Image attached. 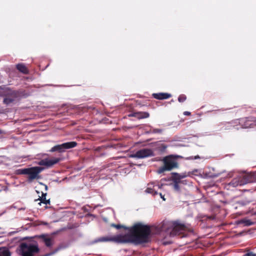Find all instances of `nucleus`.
<instances>
[{
  "instance_id": "obj_16",
  "label": "nucleus",
  "mask_w": 256,
  "mask_h": 256,
  "mask_svg": "<svg viewBox=\"0 0 256 256\" xmlns=\"http://www.w3.org/2000/svg\"><path fill=\"white\" fill-rule=\"evenodd\" d=\"M46 194H42V196L40 198V200L44 204H50V200H46Z\"/></svg>"
},
{
  "instance_id": "obj_10",
  "label": "nucleus",
  "mask_w": 256,
  "mask_h": 256,
  "mask_svg": "<svg viewBox=\"0 0 256 256\" xmlns=\"http://www.w3.org/2000/svg\"><path fill=\"white\" fill-rule=\"evenodd\" d=\"M60 160V158H53L52 159L46 158L40 160L38 164L40 166L49 168L58 163Z\"/></svg>"
},
{
  "instance_id": "obj_22",
  "label": "nucleus",
  "mask_w": 256,
  "mask_h": 256,
  "mask_svg": "<svg viewBox=\"0 0 256 256\" xmlns=\"http://www.w3.org/2000/svg\"><path fill=\"white\" fill-rule=\"evenodd\" d=\"M12 102V100L8 98H5L4 100V102L6 104H8Z\"/></svg>"
},
{
  "instance_id": "obj_13",
  "label": "nucleus",
  "mask_w": 256,
  "mask_h": 256,
  "mask_svg": "<svg viewBox=\"0 0 256 256\" xmlns=\"http://www.w3.org/2000/svg\"><path fill=\"white\" fill-rule=\"evenodd\" d=\"M0 256H10L9 250L5 247L0 248Z\"/></svg>"
},
{
  "instance_id": "obj_17",
  "label": "nucleus",
  "mask_w": 256,
  "mask_h": 256,
  "mask_svg": "<svg viewBox=\"0 0 256 256\" xmlns=\"http://www.w3.org/2000/svg\"><path fill=\"white\" fill-rule=\"evenodd\" d=\"M239 224H244L245 226H249L252 224V222L248 220H242L239 222Z\"/></svg>"
},
{
  "instance_id": "obj_6",
  "label": "nucleus",
  "mask_w": 256,
  "mask_h": 256,
  "mask_svg": "<svg viewBox=\"0 0 256 256\" xmlns=\"http://www.w3.org/2000/svg\"><path fill=\"white\" fill-rule=\"evenodd\" d=\"M77 143L76 142H70L63 143L61 144L56 145L50 150V152H63L66 150L70 149L76 147Z\"/></svg>"
},
{
  "instance_id": "obj_19",
  "label": "nucleus",
  "mask_w": 256,
  "mask_h": 256,
  "mask_svg": "<svg viewBox=\"0 0 256 256\" xmlns=\"http://www.w3.org/2000/svg\"><path fill=\"white\" fill-rule=\"evenodd\" d=\"M174 188L175 190L179 192L180 191V186L178 185V184L180 182H178L176 180H174Z\"/></svg>"
},
{
  "instance_id": "obj_28",
  "label": "nucleus",
  "mask_w": 256,
  "mask_h": 256,
  "mask_svg": "<svg viewBox=\"0 0 256 256\" xmlns=\"http://www.w3.org/2000/svg\"><path fill=\"white\" fill-rule=\"evenodd\" d=\"M160 198H162V200H165V198H164V196H163L161 193H160Z\"/></svg>"
},
{
  "instance_id": "obj_29",
  "label": "nucleus",
  "mask_w": 256,
  "mask_h": 256,
  "mask_svg": "<svg viewBox=\"0 0 256 256\" xmlns=\"http://www.w3.org/2000/svg\"><path fill=\"white\" fill-rule=\"evenodd\" d=\"M248 126H244V128H248Z\"/></svg>"
},
{
  "instance_id": "obj_23",
  "label": "nucleus",
  "mask_w": 256,
  "mask_h": 256,
  "mask_svg": "<svg viewBox=\"0 0 256 256\" xmlns=\"http://www.w3.org/2000/svg\"><path fill=\"white\" fill-rule=\"evenodd\" d=\"M162 130L161 129H158V128H155L152 130V132L153 133H161L162 132Z\"/></svg>"
},
{
  "instance_id": "obj_20",
  "label": "nucleus",
  "mask_w": 256,
  "mask_h": 256,
  "mask_svg": "<svg viewBox=\"0 0 256 256\" xmlns=\"http://www.w3.org/2000/svg\"><path fill=\"white\" fill-rule=\"evenodd\" d=\"M186 96L184 94L180 95L178 98V100L182 102H184L186 100Z\"/></svg>"
},
{
  "instance_id": "obj_9",
  "label": "nucleus",
  "mask_w": 256,
  "mask_h": 256,
  "mask_svg": "<svg viewBox=\"0 0 256 256\" xmlns=\"http://www.w3.org/2000/svg\"><path fill=\"white\" fill-rule=\"evenodd\" d=\"M162 186V184H160L156 182H152L148 184L146 192L154 195L156 194H158L157 190L160 188Z\"/></svg>"
},
{
  "instance_id": "obj_11",
  "label": "nucleus",
  "mask_w": 256,
  "mask_h": 256,
  "mask_svg": "<svg viewBox=\"0 0 256 256\" xmlns=\"http://www.w3.org/2000/svg\"><path fill=\"white\" fill-rule=\"evenodd\" d=\"M41 238L46 246L51 247L53 245L54 239L52 238L44 235L42 236Z\"/></svg>"
},
{
  "instance_id": "obj_12",
  "label": "nucleus",
  "mask_w": 256,
  "mask_h": 256,
  "mask_svg": "<svg viewBox=\"0 0 256 256\" xmlns=\"http://www.w3.org/2000/svg\"><path fill=\"white\" fill-rule=\"evenodd\" d=\"M152 96L154 98L158 100L167 99L171 96L170 94L168 93L153 94Z\"/></svg>"
},
{
  "instance_id": "obj_4",
  "label": "nucleus",
  "mask_w": 256,
  "mask_h": 256,
  "mask_svg": "<svg viewBox=\"0 0 256 256\" xmlns=\"http://www.w3.org/2000/svg\"><path fill=\"white\" fill-rule=\"evenodd\" d=\"M178 157V156H174L170 155L165 156L162 160L164 162V166L160 168L158 170V174H161L165 171H170L174 168L178 167V164L176 158Z\"/></svg>"
},
{
  "instance_id": "obj_26",
  "label": "nucleus",
  "mask_w": 256,
  "mask_h": 256,
  "mask_svg": "<svg viewBox=\"0 0 256 256\" xmlns=\"http://www.w3.org/2000/svg\"><path fill=\"white\" fill-rule=\"evenodd\" d=\"M184 114L185 116H190V112L188 111H186L184 112Z\"/></svg>"
},
{
  "instance_id": "obj_18",
  "label": "nucleus",
  "mask_w": 256,
  "mask_h": 256,
  "mask_svg": "<svg viewBox=\"0 0 256 256\" xmlns=\"http://www.w3.org/2000/svg\"><path fill=\"white\" fill-rule=\"evenodd\" d=\"M158 148L160 150L163 152L168 147V146L164 144H158Z\"/></svg>"
},
{
  "instance_id": "obj_24",
  "label": "nucleus",
  "mask_w": 256,
  "mask_h": 256,
  "mask_svg": "<svg viewBox=\"0 0 256 256\" xmlns=\"http://www.w3.org/2000/svg\"><path fill=\"white\" fill-rule=\"evenodd\" d=\"M243 256H256V254H254L252 252H249Z\"/></svg>"
},
{
  "instance_id": "obj_1",
  "label": "nucleus",
  "mask_w": 256,
  "mask_h": 256,
  "mask_svg": "<svg viewBox=\"0 0 256 256\" xmlns=\"http://www.w3.org/2000/svg\"><path fill=\"white\" fill-rule=\"evenodd\" d=\"M150 230L149 226L136 224L129 228V234L124 235H118L113 237H102L96 242L112 241L118 244L133 242L139 244L146 242L149 240Z\"/></svg>"
},
{
  "instance_id": "obj_14",
  "label": "nucleus",
  "mask_w": 256,
  "mask_h": 256,
  "mask_svg": "<svg viewBox=\"0 0 256 256\" xmlns=\"http://www.w3.org/2000/svg\"><path fill=\"white\" fill-rule=\"evenodd\" d=\"M172 174L174 176V180H176L178 182H180V180L186 176V175L185 174H180L176 172H174Z\"/></svg>"
},
{
  "instance_id": "obj_7",
  "label": "nucleus",
  "mask_w": 256,
  "mask_h": 256,
  "mask_svg": "<svg viewBox=\"0 0 256 256\" xmlns=\"http://www.w3.org/2000/svg\"><path fill=\"white\" fill-rule=\"evenodd\" d=\"M42 168L39 166L32 167L30 168H24L20 170V174L28 175V179L32 180L38 176V174L40 172Z\"/></svg>"
},
{
  "instance_id": "obj_2",
  "label": "nucleus",
  "mask_w": 256,
  "mask_h": 256,
  "mask_svg": "<svg viewBox=\"0 0 256 256\" xmlns=\"http://www.w3.org/2000/svg\"><path fill=\"white\" fill-rule=\"evenodd\" d=\"M189 225H186L179 222L164 221L162 223L156 226L154 232L156 234H160L165 238L174 236L182 233L184 231L188 229Z\"/></svg>"
},
{
  "instance_id": "obj_3",
  "label": "nucleus",
  "mask_w": 256,
  "mask_h": 256,
  "mask_svg": "<svg viewBox=\"0 0 256 256\" xmlns=\"http://www.w3.org/2000/svg\"><path fill=\"white\" fill-rule=\"evenodd\" d=\"M38 244L35 242H22L20 246V254L22 256H34L39 252Z\"/></svg>"
},
{
  "instance_id": "obj_5",
  "label": "nucleus",
  "mask_w": 256,
  "mask_h": 256,
  "mask_svg": "<svg viewBox=\"0 0 256 256\" xmlns=\"http://www.w3.org/2000/svg\"><path fill=\"white\" fill-rule=\"evenodd\" d=\"M244 180H238L236 178L233 180L230 184L234 186H236L244 185L249 182H252L256 180V172L245 175L244 176Z\"/></svg>"
},
{
  "instance_id": "obj_8",
  "label": "nucleus",
  "mask_w": 256,
  "mask_h": 256,
  "mask_svg": "<svg viewBox=\"0 0 256 256\" xmlns=\"http://www.w3.org/2000/svg\"><path fill=\"white\" fill-rule=\"evenodd\" d=\"M154 156V152L150 148H143L137 151L135 154H130V158H144Z\"/></svg>"
},
{
  "instance_id": "obj_25",
  "label": "nucleus",
  "mask_w": 256,
  "mask_h": 256,
  "mask_svg": "<svg viewBox=\"0 0 256 256\" xmlns=\"http://www.w3.org/2000/svg\"><path fill=\"white\" fill-rule=\"evenodd\" d=\"M200 158L199 156H196L194 159H197V158ZM188 160H193V158L192 157H190L188 158H187Z\"/></svg>"
},
{
  "instance_id": "obj_15",
  "label": "nucleus",
  "mask_w": 256,
  "mask_h": 256,
  "mask_svg": "<svg viewBox=\"0 0 256 256\" xmlns=\"http://www.w3.org/2000/svg\"><path fill=\"white\" fill-rule=\"evenodd\" d=\"M17 69L20 71V72L24 74H26L28 72L27 68L26 66L23 64H18L16 65Z\"/></svg>"
},
{
  "instance_id": "obj_21",
  "label": "nucleus",
  "mask_w": 256,
  "mask_h": 256,
  "mask_svg": "<svg viewBox=\"0 0 256 256\" xmlns=\"http://www.w3.org/2000/svg\"><path fill=\"white\" fill-rule=\"evenodd\" d=\"M149 114L148 112H143L140 114V118H147L149 117Z\"/></svg>"
},
{
  "instance_id": "obj_27",
  "label": "nucleus",
  "mask_w": 256,
  "mask_h": 256,
  "mask_svg": "<svg viewBox=\"0 0 256 256\" xmlns=\"http://www.w3.org/2000/svg\"><path fill=\"white\" fill-rule=\"evenodd\" d=\"M113 226L117 229H119L122 227L121 226L118 225H118L114 224Z\"/></svg>"
}]
</instances>
